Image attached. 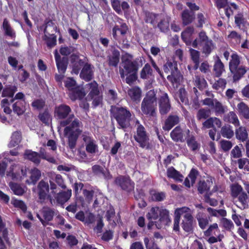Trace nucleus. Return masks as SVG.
Wrapping results in <instances>:
<instances>
[{
  "mask_svg": "<svg viewBox=\"0 0 249 249\" xmlns=\"http://www.w3.org/2000/svg\"><path fill=\"white\" fill-rule=\"evenodd\" d=\"M70 60L72 74L78 75L79 73L80 77L86 82L93 79L94 67L89 63L87 56L77 52L70 55Z\"/></svg>",
  "mask_w": 249,
  "mask_h": 249,
  "instance_id": "1",
  "label": "nucleus"
},
{
  "mask_svg": "<svg viewBox=\"0 0 249 249\" xmlns=\"http://www.w3.org/2000/svg\"><path fill=\"white\" fill-rule=\"evenodd\" d=\"M110 113L111 118L116 121L118 128L125 131L130 126L132 114L127 107L112 106Z\"/></svg>",
  "mask_w": 249,
  "mask_h": 249,
  "instance_id": "2",
  "label": "nucleus"
},
{
  "mask_svg": "<svg viewBox=\"0 0 249 249\" xmlns=\"http://www.w3.org/2000/svg\"><path fill=\"white\" fill-rule=\"evenodd\" d=\"M143 58L138 57L133 59V55L125 53L122 56V65L123 68H120L119 72L122 79L131 72L137 73L140 67L143 65Z\"/></svg>",
  "mask_w": 249,
  "mask_h": 249,
  "instance_id": "3",
  "label": "nucleus"
},
{
  "mask_svg": "<svg viewBox=\"0 0 249 249\" xmlns=\"http://www.w3.org/2000/svg\"><path fill=\"white\" fill-rule=\"evenodd\" d=\"M142 113L150 118H156L157 115V98L153 90H149L143 99L141 103Z\"/></svg>",
  "mask_w": 249,
  "mask_h": 249,
  "instance_id": "4",
  "label": "nucleus"
},
{
  "mask_svg": "<svg viewBox=\"0 0 249 249\" xmlns=\"http://www.w3.org/2000/svg\"><path fill=\"white\" fill-rule=\"evenodd\" d=\"M79 126V120L74 119L70 125L65 126L64 129V136L68 139V146L71 150L75 148L78 137L82 133Z\"/></svg>",
  "mask_w": 249,
  "mask_h": 249,
  "instance_id": "5",
  "label": "nucleus"
},
{
  "mask_svg": "<svg viewBox=\"0 0 249 249\" xmlns=\"http://www.w3.org/2000/svg\"><path fill=\"white\" fill-rule=\"evenodd\" d=\"M71 107L64 104H60L55 107L54 116L57 120H61L60 125L65 127L70 125L73 121L74 115L71 114Z\"/></svg>",
  "mask_w": 249,
  "mask_h": 249,
  "instance_id": "6",
  "label": "nucleus"
},
{
  "mask_svg": "<svg viewBox=\"0 0 249 249\" xmlns=\"http://www.w3.org/2000/svg\"><path fill=\"white\" fill-rule=\"evenodd\" d=\"M240 56L237 53H233L229 62V69L233 74L234 81L239 80L247 71L245 67L240 66Z\"/></svg>",
  "mask_w": 249,
  "mask_h": 249,
  "instance_id": "7",
  "label": "nucleus"
},
{
  "mask_svg": "<svg viewBox=\"0 0 249 249\" xmlns=\"http://www.w3.org/2000/svg\"><path fill=\"white\" fill-rule=\"evenodd\" d=\"M231 196L233 198H237L240 204L239 207L241 209H245L248 208V196L241 185L238 183L232 184L231 185Z\"/></svg>",
  "mask_w": 249,
  "mask_h": 249,
  "instance_id": "8",
  "label": "nucleus"
},
{
  "mask_svg": "<svg viewBox=\"0 0 249 249\" xmlns=\"http://www.w3.org/2000/svg\"><path fill=\"white\" fill-rule=\"evenodd\" d=\"M135 141L138 143L140 147L149 150L151 148L149 135L143 125L136 127V132L134 135Z\"/></svg>",
  "mask_w": 249,
  "mask_h": 249,
  "instance_id": "9",
  "label": "nucleus"
},
{
  "mask_svg": "<svg viewBox=\"0 0 249 249\" xmlns=\"http://www.w3.org/2000/svg\"><path fill=\"white\" fill-rule=\"evenodd\" d=\"M89 89V94L87 96V100L89 101H92V107L96 108L100 104H102L103 100L102 93L100 92L98 84L95 81L88 84Z\"/></svg>",
  "mask_w": 249,
  "mask_h": 249,
  "instance_id": "10",
  "label": "nucleus"
},
{
  "mask_svg": "<svg viewBox=\"0 0 249 249\" xmlns=\"http://www.w3.org/2000/svg\"><path fill=\"white\" fill-rule=\"evenodd\" d=\"M163 71L165 73H170L167 76V79L173 83H177L179 81L178 77L179 73L178 69L177 63L176 61H167L163 65Z\"/></svg>",
  "mask_w": 249,
  "mask_h": 249,
  "instance_id": "11",
  "label": "nucleus"
},
{
  "mask_svg": "<svg viewBox=\"0 0 249 249\" xmlns=\"http://www.w3.org/2000/svg\"><path fill=\"white\" fill-rule=\"evenodd\" d=\"M115 184L123 190L130 193L134 190L135 183L129 176L120 175L114 180Z\"/></svg>",
  "mask_w": 249,
  "mask_h": 249,
  "instance_id": "12",
  "label": "nucleus"
},
{
  "mask_svg": "<svg viewBox=\"0 0 249 249\" xmlns=\"http://www.w3.org/2000/svg\"><path fill=\"white\" fill-rule=\"evenodd\" d=\"M82 138L85 143L86 151L89 154L95 153L98 150V145L91 134L88 131H85L82 135Z\"/></svg>",
  "mask_w": 249,
  "mask_h": 249,
  "instance_id": "13",
  "label": "nucleus"
},
{
  "mask_svg": "<svg viewBox=\"0 0 249 249\" xmlns=\"http://www.w3.org/2000/svg\"><path fill=\"white\" fill-rule=\"evenodd\" d=\"M158 103L160 114L161 116L167 115L171 109V104L167 93H164L160 96Z\"/></svg>",
  "mask_w": 249,
  "mask_h": 249,
  "instance_id": "14",
  "label": "nucleus"
},
{
  "mask_svg": "<svg viewBox=\"0 0 249 249\" xmlns=\"http://www.w3.org/2000/svg\"><path fill=\"white\" fill-rule=\"evenodd\" d=\"M37 189L38 198L41 202H44L46 198L50 199L51 201L52 200L51 196L48 194L49 186L48 182L41 180L38 184Z\"/></svg>",
  "mask_w": 249,
  "mask_h": 249,
  "instance_id": "15",
  "label": "nucleus"
},
{
  "mask_svg": "<svg viewBox=\"0 0 249 249\" xmlns=\"http://www.w3.org/2000/svg\"><path fill=\"white\" fill-rule=\"evenodd\" d=\"M195 224V221L191 213H187L183 215L181 226L185 232L189 233H192Z\"/></svg>",
  "mask_w": 249,
  "mask_h": 249,
  "instance_id": "16",
  "label": "nucleus"
},
{
  "mask_svg": "<svg viewBox=\"0 0 249 249\" xmlns=\"http://www.w3.org/2000/svg\"><path fill=\"white\" fill-rule=\"evenodd\" d=\"M190 210V208L187 207H183L182 208H178L175 212V217L174 218L173 231L175 232H179V223L180 221L181 215L183 213H189Z\"/></svg>",
  "mask_w": 249,
  "mask_h": 249,
  "instance_id": "17",
  "label": "nucleus"
},
{
  "mask_svg": "<svg viewBox=\"0 0 249 249\" xmlns=\"http://www.w3.org/2000/svg\"><path fill=\"white\" fill-rule=\"evenodd\" d=\"M54 54L58 72L65 73L68 65V58L64 56L61 57L58 54L57 50H55Z\"/></svg>",
  "mask_w": 249,
  "mask_h": 249,
  "instance_id": "18",
  "label": "nucleus"
},
{
  "mask_svg": "<svg viewBox=\"0 0 249 249\" xmlns=\"http://www.w3.org/2000/svg\"><path fill=\"white\" fill-rule=\"evenodd\" d=\"M128 30V27L125 23H122L120 26L115 25L112 28V36L114 39L119 41L120 37H125Z\"/></svg>",
  "mask_w": 249,
  "mask_h": 249,
  "instance_id": "19",
  "label": "nucleus"
},
{
  "mask_svg": "<svg viewBox=\"0 0 249 249\" xmlns=\"http://www.w3.org/2000/svg\"><path fill=\"white\" fill-rule=\"evenodd\" d=\"M179 122L180 119L178 115L170 114L165 120L162 125V129L165 131H169L174 126L178 124Z\"/></svg>",
  "mask_w": 249,
  "mask_h": 249,
  "instance_id": "20",
  "label": "nucleus"
},
{
  "mask_svg": "<svg viewBox=\"0 0 249 249\" xmlns=\"http://www.w3.org/2000/svg\"><path fill=\"white\" fill-rule=\"evenodd\" d=\"M127 93L133 102L138 103L142 98V91L138 86H134L127 90Z\"/></svg>",
  "mask_w": 249,
  "mask_h": 249,
  "instance_id": "21",
  "label": "nucleus"
},
{
  "mask_svg": "<svg viewBox=\"0 0 249 249\" xmlns=\"http://www.w3.org/2000/svg\"><path fill=\"white\" fill-rule=\"evenodd\" d=\"M172 140L176 142H184V134L183 129L180 126H176L170 132V134Z\"/></svg>",
  "mask_w": 249,
  "mask_h": 249,
  "instance_id": "22",
  "label": "nucleus"
},
{
  "mask_svg": "<svg viewBox=\"0 0 249 249\" xmlns=\"http://www.w3.org/2000/svg\"><path fill=\"white\" fill-rule=\"evenodd\" d=\"M181 18L183 25H188L192 23L195 19V13L190 11L188 9H185L181 14Z\"/></svg>",
  "mask_w": 249,
  "mask_h": 249,
  "instance_id": "23",
  "label": "nucleus"
},
{
  "mask_svg": "<svg viewBox=\"0 0 249 249\" xmlns=\"http://www.w3.org/2000/svg\"><path fill=\"white\" fill-rule=\"evenodd\" d=\"M237 113L240 119L249 120V106L244 102L239 103L237 105Z\"/></svg>",
  "mask_w": 249,
  "mask_h": 249,
  "instance_id": "24",
  "label": "nucleus"
},
{
  "mask_svg": "<svg viewBox=\"0 0 249 249\" xmlns=\"http://www.w3.org/2000/svg\"><path fill=\"white\" fill-rule=\"evenodd\" d=\"M85 95L84 89L78 86H77L69 93V96L72 101L81 100L84 98Z\"/></svg>",
  "mask_w": 249,
  "mask_h": 249,
  "instance_id": "25",
  "label": "nucleus"
},
{
  "mask_svg": "<svg viewBox=\"0 0 249 249\" xmlns=\"http://www.w3.org/2000/svg\"><path fill=\"white\" fill-rule=\"evenodd\" d=\"M190 130H187L188 136L186 138V143L188 146L192 151L198 150L200 147V144L196 140L194 134L189 135Z\"/></svg>",
  "mask_w": 249,
  "mask_h": 249,
  "instance_id": "26",
  "label": "nucleus"
},
{
  "mask_svg": "<svg viewBox=\"0 0 249 249\" xmlns=\"http://www.w3.org/2000/svg\"><path fill=\"white\" fill-rule=\"evenodd\" d=\"M213 185V180L212 178H208L205 180H199L197 183V191L200 194L209 191L210 187Z\"/></svg>",
  "mask_w": 249,
  "mask_h": 249,
  "instance_id": "27",
  "label": "nucleus"
},
{
  "mask_svg": "<svg viewBox=\"0 0 249 249\" xmlns=\"http://www.w3.org/2000/svg\"><path fill=\"white\" fill-rule=\"evenodd\" d=\"M120 53L117 49L112 50L111 54L107 56V64L109 67H117L120 61Z\"/></svg>",
  "mask_w": 249,
  "mask_h": 249,
  "instance_id": "28",
  "label": "nucleus"
},
{
  "mask_svg": "<svg viewBox=\"0 0 249 249\" xmlns=\"http://www.w3.org/2000/svg\"><path fill=\"white\" fill-rule=\"evenodd\" d=\"M235 130V138L237 140L242 142L248 140V133L245 126H239Z\"/></svg>",
  "mask_w": 249,
  "mask_h": 249,
  "instance_id": "29",
  "label": "nucleus"
},
{
  "mask_svg": "<svg viewBox=\"0 0 249 249\" xmlns=\"http://www.w3.org/2000/svg\"><path fill=\"white\" fill-rule=\"evenodd\" d=\"M167 176L168 178H172L176 181L182 182L183 181V175L173 166L170 167L167 169Z\"/></svg>",
  "mask_w": 249,
  "mask_h": 249,
  "instance_id": "30",
  "label": "nucleus"
},
{
  "mask_svg": "<svg viewBox=\"0 0 249 249\" xmlns=\"http://www.w3.org/2000/svg\"><path fill=\"white\" fill-rule=\"evenodd\" d=\"M71 194V189H68L66 191H62L57 194L55 199L58 203L63 204L70 199Z\"/></svg>",
  "mask_w": 249,
  "mask_h": 249,
  "instance_id": "31",
  "label": "nucleus"
},
{
  "mask_svg": "<svg viewBox=\"0 0 249 249\" xmlns=\"http://www.w3.org/2000/svg\"><path fill=\"white\" fill-rule=\"evenodd\" d=\"M216 49V46L212 39L202 43V53L206 56H209L213 51Z\"/></svg>",
  "mask_w": 249,
  "mask_h": 249,
  "instance_id": "32",
  "label": "nucleus"
},
{
  "mask_svg": "<svg viewBox=\"0 0 249 249\" xmlns=\"http://www.w3.org/2000/svg\"><path fill=\"white\" fill-rule=\"evenodd\" d=\"M24 157L25 159L32 161L36 164L38 165L40 162L39 154L36 152L32 151L31 150H27L25 151Z\"/></svg>",
  "mask_w": 249,
  "mask_h": 249,
  "instance_id": "33",
  "label": "nucleus"
},
{
  "mask_svg": "<svg viewBox=\"0 0 249 249\" xmlns=\"http://www.w3.org/2000/svg\"><path fill=\"white\" fill-rule=\"evenodd\" d=\"M194 32V27L189 26L187 27L186 29L181 33V39L187 45H189L191 44V36Z\"/></svg>",
  "mask_w": 249,
  "mask_h": 249,
  "instance_id": "34",
  "label": "nucleus"
},
{
  "mask_svg": "<svg viewBox=\"0 0 249 249\" xmlns=\"http://www.w3.org/2000/svg\"><path fill=\"white\" fill-rule=\"evenodd\" d=\"M225 71L224 64L220 58L217 56V59L215 61L213 65V72L214 77H220L223 72Z\"/></svg>",
  "mask_w": 249,
  "mask_h": 249,
  "instance_id": "35",
  "label": "nucleus"
},
{
  "mask_svg": "<svg viewBox=\"0 0 249 249\" xmlns=\"http://www.w3.org/2000/svg\"><path fill=\"white\" fill-rule=\"evenodd\" d=\"M140 78L142 79H148L150 77L154 78L153 71L149 63L144 65L140 71Z\"/></svg>",
  "mask_w": 249,
  "mask_h": 249,
  "instance_id": "36",
  "label": "nucleus"
},
{
  "mask_svg": "<svg viewBox=\"0 0 249 249\" xmlns=\"http://www.w3.org/2000/svg\"><path fill=\"white\" fill-rule=\"evenodd\" d=\"M220 134L223 137L230 139L233 137L234 132L232 126L227 124L221 127Z\"/></svg>",
  "mask_w": 249,
  "mask_h": 249,
  "instance_id": "37",
  "label": "nucleus"
},
{
  "mask_svg": "<svg viewBox=\"0 0 249 249\" xmlns=\"http://www.w3.org/2000/svg\"><path fill=\"white\" fill-rule=\"evenodd\" d=\"M225 122L233 124L235 127L239 126L240 121L236 113L234 111H230L224 117Z\"/></svg>",
  "mask_w": 249,
  "mask_h": 249,
  "instance_id": "38",
  "label": "nucleus"
},
{
  "mask_svg": "<svg viewBox=\"0 0 249 249\" xmlns=\"http://www.w3.org/2000/svg\"><path fill=\"white\" fill-rule=\"evenodd\" d=\"M17 91L18 87L17 86L12 85H7L2 90L1 96L2 97L12 98Z\"/></svg>",
  "mask_w": 249,
  "mask_h": 249,
  "instance_id": "39",
  "label": "nucleus"
},
{
  "mask_svg": "<svg viewBox=\"0 0 249 249\" xmlns=\"http://www.w3.org/2000/svg\"><path fill=\"white\" fill-rule=\"evenodd\" d=\"M170 20L171 18L169 16H166L163 18L160 19L157 25V27L160 32L166 33L169 31V23Z\"/></svg>",
  "mask_w": 249,
  "mask_h": 249,
  "instance_id": "40",
  "label": "nucleus"
},
{
  "mask_svg": "<svg viewBox=\"0 0 249 249\" xmlns=\"http://www.w3.org/2000/svg\"><path fill=\"white\" fill-rule=\"evenodd\" d=\"M25 102L24 101H17L12 105L13 112L18 116L22 115L26 110Z\"/></svg>",
  "mask_w": 249,
  "mask_h": 249,
  "instance_id": "41",
  "label": "nucleus"
},
{
  "mask_svg": "<svg viewBox=\"0 0 249 249\" xmlns=\"http://www.w3.org/2000/svg\"><path fill=\"white\" fill-rule=\"evenodd\" d=\"M159 217L160 224L167 225L171 222L169 212L165 209L160 208Z\"/></svg>",
  "mask_w": 249,
  "mask_h": 249,
  "instance_id": "42",
  "label": "nucleus"
},
{
  "mask_svg": "<svg viewBox=\"0 0 249 249\" xmlns=\"http://www.w3.org/2000/svg\"><path fill=\"white\" fill-rule=\"evenodd\" d=\"M2 27L6 36H10L12 38L16 37V33L11 27V25L7 18H4L3 19Z\"/></svg>",
  "mask_w": 249,
  "mask_h": 249,
  "instance_id": "43",
  "label": "nucleus"
},
{
  "mask_svg": "<svg viewBox=\"0 0 249 249\" xmlns=\"http://www.w3.org/2000/svg\"><path fill=\"white\" fill-rule=\"evenodd\" d=\"M54 213V210L49 207L45 208L42 210V214L44 220L46 221V226L50 225L49 222L51 221L53 219Z\"/></svg>",
  "mask_w": 249,
  "mask_h": 249,
  "instance_id": "44",
  "label": "nucleus"
},
{
  "mask_svg": "<svg viewBox=\"0 0 249 249\" xmlns=\"http://www.w3.org/2000/svg\"><path fill=\"white\" fill-rule=\"evenodd\" d=\"M10 145L12 147H15L18 145L21 141L22 134L20 131L14 132L11 137Z\"/></svg>",
  "mask_w": 249,
  "mask_h": 249,
  "instance_id": "45",
  "label": "nucleus"
},
{
  "mask_svg": "<svg viewBox=\"0 0 249 249\" xmlns=\"http://www.w3.org/2000/svg\"><path fill=\"white\" fill-rule=\"evenodd\" d=\"M211 114L210 109L206 108H200L197 112L196 117L198 121L206 120L209 117Z\"/></svg>",
  "mask_w": 249,
  "mask_h": 249,
  "instance_id": "46",
  "label": "nucleus"
},
{
  "mask_svg": "<svg viewBox=\"0 0 249 249\" xmlns=\"http://www.w3.org/2000/svg\"><path fill=\"white\" fill-rule=\"evenodd\" d=\"M38 118L42 123L47 125H49L50 122L52 120L51 115L48 108H46L43 112L39 113Z\"/></svg>",
  "mask_w": 249,
  "mask_h": 249,
  "instance_id": "47",
  "label": "nucleus"
},
{
  "mask_svg": "<svg viewBox=\"0 0 249 249\" xmlns=\"http://www.w3.org/2000/svg\"><path fill=\"white\" fill-rule=\"evenodd\" d=\"M151 199L154 201H162L165 198V194L164 192H158L155 190L150 191Z\"/></svg>",
  "mask_w": 249,
  "mask_h": 249,
  "instance_id": "48",
  "label": "nucleus"
},
{
  "mask_svg": "<svg viewBox=\"0 0 249 249\" xmlns=\"http://www.w3.org/2000/svg\"><path fill=\"white\" fill-rule=\"evenodd\" d=\"M243 147L242 144H239V145H236L231 150L230 154L231 158L232 160L233 159H240L242 156L241 151V147Z\"/></svg>",
  "mask_w": 249,
  "mask_h": 249,
  "instance_id": "49",
  "label": "nucleus"
},
{
  "mask_svg": "<svg viewBox=\"0 0 249 249\" xmlns=\"http://www.w3.org/2000/svg\"><path fill=\"white\" fill-rule=\"evenodd\" d=\"M234 19L235 24L239 28H241L242 26H245V24L247 22L246 19L244 17L243 12H238L235 16Z\"/></svg>",
  "mask_w": 249,
  "mask_h": 249,
  "instance_id": "50",
  "label": "nucleus"
},
{
  "mask_svg": "<svg viewBox=\"0 0 249 249\" xmlns=\"http://www.w3.org/2000/svg\"><path fill=\"white\" fill-rule=\"evenodd\" d=\"M196 218L200 228L202 230L205 229L209 224L208 217L206 215L203 216V213H199L196 215Z\"/></svg>",
  "mask_w": 249,
  "mask_h": 249,
  "instance_id": "51",
  "label": "nucleus"
},
{
  "mask_svg": "<svg viewBox=\"0 0 249 249\" xmlns=\"http://www.w3.org/2000/svg\"><path fill=\"white\" fill-rule=\"evenodd\" d=\"M195 85L199 89V90H202L206 88L208 84L204 78L197 75L195 77Z\"/></svg>",
  "mask_w": 249,
  "mask_h": 249,
  "instance_id": "52",
  "label": "nucleus"
},
{
  "mask_svg": "<svg viewBox=\"0 0 249 249\" xmlns=\"http://www.w3.org/2000/svg\"><path fill=\"white\" fill-rule=\"evenodd\" d=\"M160 208L159 207H152L147 213L146 217L149 220H156L159 218Z\"/></svg>",
  "mask_w": 249,
  "mask_h": 249,
  "instance_id": "53",
  "label": "nucleus"
},
{
  "mask_svg": "<svg viewBox=\"0 0 249 249\" xmlns=\"http://www.w3.org/2000/svg\"><path fill=\"white\" fill-rule=\"evenodd\" d=\"M75 50L76 48L72 46H62L60 48L59 52L61 55L67 56L74 53Z\"/></svg>",
  "mask_w": 249,
  "mask_h": 249,
  "instance_id": "54",
  "label": "nucleus"
},
{
  "mask_svg": "<svg viewBox=\"0 0 249 249\" xmlns=\"http://www.w3.org/2000/svg\"><path fill=\"white\" fill-rule=\"evenodd\" d=\"M212 108L214 109L216 115L223 114L226 111L225 107L216 99H214V104Z\"/></svg>",
  "mask_w": 249,
  "mask_h": 249,
  "instance_id": "55",
  "label": "nucleus"
},
{
  "mask_svg": "<svg viewBox=\"0 0 249 249\" xmlns=\"http://www.w3.org/2000/svg\"><path fill=\"white\" fill-rule=\"evenodd\" d=\"M238 168L244 169L245 171L249 172V158H240L237 160Z\"/></svg>",
  "mask_w": 249,
  "mask_h": 249,
  "instance_id": "56",
  "label": "nucleus"
},
{
  "mask_svg": "<svg viewBox=\"0 0 249 249\" xmlns=\"http://www.w3.org/2000/svg\"><path fill=\"white\" fill-rule=\"evenodd\" d=\"M239 9V6L234 2H231L228 4L225 9V13L228 18H230L231 15H233L234 10Z\"/></svg>",
  "mask_w": 249,
  "mask_h": 249,
  "instance_id": "57",
  "label": "nucleus"
},
{
  "mask_svg": "<svg viewBox=\"0 0 249 249\" xmlns=\"http://www.w3.org/2000/svg\"><path fill=\"white\" fill-rule=\"evenodd\" d=\"M46 105L45 100L40 98L35 99L31 103V106L33 108L37 110H41L43 109Z\"/></svg>",
  "mask_w": 249,
  "mask_h": 249,
  "instance_id": "58",
  "label": "nucleus"
},
{
  "mask_svg": "<svg viewBox=\"0 0 249 249\" xmlns=\"http://www.w3.org/2000/svg\"><path fill=\"white\" fill-rule=\"evenodd\" d=\"M158 16V15L157 14L149 12H146L145 14L144 21L146 23H150L153 26H154L156 23V19Z\"/></svg>",
  "mask_w": 249,
  "mask_h": 249,
  "instance_id": "59",
  "label": "nucleus"
},
{
  "mask_svg": "<svg viewBox=\"0 0 249 249\" xmlns=\"http://www.w3.org/2000/svg\"><path fill=\"white\" fill-rule=\"evenodd\" d=\"M10 187L14 194L16 195L22 196L25 193V191L23 188L18 183H11L10 184Z\"/></svg>",
  "mask_w": 249,
  "mask_h": 249,
  "instance_id": "60",
  "label": "nucleus"
},
{
  "mask_svg": "<svg viewBox=\"0 0 249 249\" xmlns=\"http://www.w3.org/2000/svg\"><path fill=\"white\" fill-rule=\"evenodd\" d=\"M30 179L31 182L33 184H35L40 178L41 176V172L39 170L36 168L32 169L31 172Z\"/></svg>",
  "mask_w": 249,
  "mask_h": 249,
  "instance_id": "61",
  "label": "nucleus"
},
{
  "mask_svg": "<svg viewBox=\"0 0 249 249\" xmlns=\"http://www.w3.org/2000/svg\"><path fill=\"white\" fill-rule=\"evenodd\" d=\"M11 204L15 208L21 209L23 212H25L27 210V206L22 200L13 198L11 201Z\"/></svg>",
  "mask_w": 249,
  "mask_h": 249,
  "instance_id": "62",
  "label": "nucleus"
},
{
  "mask_svg": "<svg viewBox=\"0 0 249 249\" xmlns=\"http://www.w3.org/2000/svg\"><path fill=\"white\" fill-rule=\"evenodd\" d=\"M227 84V81L225 79L219 78L216 81L213 85L212 87L215 90H218L220 89H224Z\"/></svg>",
  "mask_w": 249,
  "mask_h": 249,
  "instance_id": "63",
  "label": "nucleus"
},
{
  "mask_svg": "<svg viewBox=\"0 0 249 249\" xmlns=\"http://www.w3.org/2000/svg\"><path fill=\"white\" fill-rule=\"evenodd\" d=\"M221 148L225 152L229 151L232 147V142L228 140H222L220 142Z\"/></svg>",
  "mask_w": 249,
  "mask_h": 249,
  "instance_id": "64",
  "label": "nucleus"
}]
</instances>
